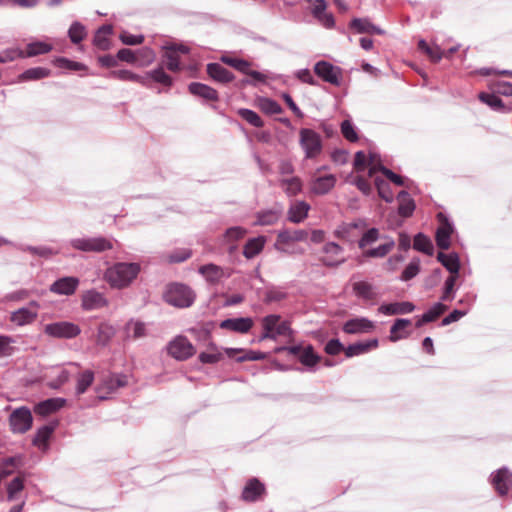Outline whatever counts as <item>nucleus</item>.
I'll list each match as a JSON object with an SVG mask.
<instances>
[{
    "label": "nucleus",
    "instance_id": "e433bc0d",
    "mask_svg": "<svg viewBox=\"0 0 512 512\" xmlns=\"http://www.w3.org/2000/svg\"><path fill=\"white\" fill-rule=\"evenodd\" d=\"M94 381V372L85 370L77 375L76 379V395L84 394Z\"/></svg>",
    "mask_w": 512,
    "mask_h": 512
},
{
    "label": "nucleus",
    "instance_id": "ddd939ff",
    "mask_svg": "<svg viewBox=\"0 0 512 512\" xmlns=\"http://www.w3.org/2000/svg\"><path fill=\"white\" fill-rule=\"evenodd\" d=\"M165 53L163 55V63L167 69L172 72L180 70V58L179 53L186 54L189 52V48L183 44H171L163 47Z\"/></svg>",
    "mask_w": 512,
    "mask_h": 512
},
{
    "label": "nucleus",
    "instance_id": "58836bf2",
    "mask_svg": "<svg viewBox=\"0 0 512 512\" xmlns=\"http://www.w3.org/2000/svg\"><path fill=\"white\" fill-rule=\"evenodd\" d=\"M199 273L209 282H217L224 276V271L215 264L203 265L199 268Z\"/></svg>",
    "mask_w": 512,
    "mask_h": 512
},
{
    "label": "nucleus",
    "instance_id": "09e8293b",
    "mask_svg": "<svg viewBox=\"0 0 512 512\" xmlns=\"http://www.w3.org/2000/svg\"><path fill=\"white\" fill-rule=\"evenodd\" d=\"M50 70L44 67H34L27 69L20 76L21 81L39 80L49 76Z\"/></svg>",
    "mask_w": 512,
    "mask_h": 512
},
{
    "label": "nucleus",
    "instance_id": "5fc2aeb1",
    "mask_svg": "<svg viewBox=\"0 0 512 512\" xmlns=\"http://www.w3.org/2000/svg\"><path fill=\"white\" fill-rule=\"evenodd\" d=\"M299 360L303 365L313 367L319 362L320 357L315 354L312 346H307L300 353Z\"/></svg>",
    "mask_w": 512,
    "mask_h": 512
},
{
    "label": "nucleus",
    "instance_id": "9b49d317",
    "mask_svg": "<svg viewBox=\"0 0 512 512\" xmlns=\"http://www.w3.org/2000/svg\"><path fill=\"white\" fill-rule=\"evenodd\" d=\"M128 384V377L124 374H111L104 378L97 386L96 391L99 393V399L104 400L108 395L116 392L119 388Z\"/></svg>",
    "mask_w": 512,
    "mask_h": 512
},
{
    "label": "nucleus",
    "instance_id": "7c9ffc66",
    "mask_svg": "<svg viewBox=\"0 0 512 512\" xmlns=\"http://www.w3.org/2000/svg\"><path fill=\"white\" fill-rule=\"evenodd\" d=\"M189 91L191 94L201 97L206 100H217V91L205 84L193 82L189 85Z\"/></svg>",
    "mask_w": 512,
    "mask_h": 512
},
{
    "label": "nucleus",
    "instance_id": "774afa93",
    "mask_svg": "<svg viewBox=\"0 0 512 512\" xmlns=\"http://www.w3.org/2000/svg\"><path fill=\"white\" fill-rule=\"evenodd\" d=\"M222 62L225 64L237 69L238 71L244 73L247 71V68L250 67V64L242 59L230 57V56H223L221 58Z\"/></svg>",
    "mask_w": 512,
    "mask_h": 512
},
{
    "label": "nucleus",
    "instance_id": "4c0bfd02",
    "mask_svg": "<svg viewBox=\"0 0 512 512\" xmlns=\"http://www.w3.org/2000/svg\"><path fill=\"white\" fill-rule=\"evenodd\" d=\"M56 428V424L44 425L40 427L33 439V444L39 448H46L47 441L51 437L52 433Z\"/></svg>",
    "mask_w": 512,
    "mask_h": 512
},
{
    "label": "nucleus",
    "instance_id": "338daca9",
    "mask_svg": "<svg viewBox=\"0 0 512 512\" xmlns=\"http://www.w3.org/2000/svg\"><path fill=\"white\" fill-rule=\"evenodd\" d=\"M127 333H132L133 338L138 339L145 336V325L139 321H129L126 324Z\"/></svg>",
    "mask_w": 512,
    "mask_h": 512
},
{
    "label": "nucleus",
    "instance_id": "c85d7f7f",
    "mask_svg": "<svg viewBox=\"0 0 512 512\" xmlns=\"http://www.w3.org/2000/svg\"><path fill=\"white\" fill-rule=\"evenodd\" d=\"M410 326L411 321L409 319H397L390 328V341L397 342L400 339L406 338L409 335L406 329Z\"/></svg>",
    "mask_w": 512,
    "mask_h": 512
},
{
    "label": "nucleus",
    "instance_id": "aec40b11",
    "mask_svg": "<svg viewBox=\"0 0 512 512\" xmlns=\"http://www.w3.org/2000/svg\"><path fill=\"white\" fill-rule=\"evenodd\" d=\"M79 285V279L76 277H63L55 281L50 290L59 295H71Z\"/></svg>",
    "mask_w": 512,
    "mask_h": 512
},
{
    "label": "nucleus",
    "instance_id": "f8f14e48",
    "mask_svg": "<svg viewBox=\"0 0 512 512\" xmlns=\"http://www.w3.org/2000/svg\"><path fill=\"white\" fill-rule=\"evenodd\" d=\"M169 355L177 360H186L195 354V348L184 336H177L167 347Z\"/></svg>",
    "mask_w": 512,
    "mask_h": 512
},
{
    "label": "nucleus",
    "instance_id": "412c9836",
    "mask_svg": "<svg viewBox=\"0 0 512 512\" xmlns=\"http://www.w3.org/2000/svg\"><path fill=\"white\" fill-rule=\"evenodd\" d=\"M253 326V320L249 317L231 318L220 323L222 329L239 333H247Z\"/></svg>",
    "mask_w": 512,
    "mask_h": 512
},
{
    "label": "nucleus",
    "instance_id": "a211bd4d",
    "mask_svg": "<svg viewBox=\"0 0 512 512\" xmlns=\"http://www.w3.org/2000/svg\"><path fill=\"white\" fill-rule=\"evenodd\" d=\"M336 184V177L332 174L316 176L310 183V190L316 195L327 194Z\"/></svg>",
    "mask_w": 512,
    "mask_h": 512
},
{
    "label": "nucleus",
    "instance_id": "f704fd0d",
    "mask_svg": "<svg viewBox=\"0 0 512 512\" xmlns=\"http://www.w3.org/2000/svg\"><path fill=\"white\" fill-rule=\"evenodd\" d=\"M23 459L24 457L20 454L4 459L0 466L1 477L5 478L11 475L17 468L21 467L23 465Z\"/></svg>",
    "mask_w": 512,
    "mask_h": 512
},
{
    "label": "nucleus",
    "instance_id": "3c124183",
    "mask_svg": "<svg viewBox=\"0 0 512 512\" xmlns=\"http://www.w3.org/2000/svg\"><path fill=\"white\" fill-rule=\"evenodd\" d=\"M418 48L426 53L433 62H437L442 58L443 52L437 45H429L426 41L420 40Z\"/></svg>",
    "mask_w": 512,
    "mask_h": 512
},
{
    "label": "nucleus",
    "instance_id": "49530a36",
    "mask_svg": "<svg viewBox=\"0 0 512 512\" xmlns=\"http://www.w3.org/2000/svg\"><path fill=\"white\" fill-rule=\"evenodd\" d=\"M113 28L111 25L101 26L94 36V44L100 49H106L108 47V36L112 34Z\"/></svg>",
    "mask_w": 512,
    "mask_h": 512
},
{
    "label": "nucleus",
    "instance_id": "f257e3e1",
    "mask_svg": "<svg viewBox=\"0 0 512 512\" xmlns=\"http://www.w3.org/2000/svg\"><path fill=\"white\" fill-rule=\"evenodd\" d=\"M140 270L138 263L118 262L105 270L103 279L111 288L120 290L130 286Z\"/></svg>",
    "mask_w": 512,
    "mask_h": 512
},
{
    "label": "nucleus",
    "instance_id": "e2e57ef3",
    "mask_svg": "<svg viewBox=\"0 0 512 512\" xmlns=\"http://www.w3.org/2000/svg\"><path fill=\"white\" fill-rule=\"evenodd\" d=\"M23 250L28 251L33 255H37L39 257H44V258H48V257L58 254V250H55L48 246H38V247L27 246Z\"/></svg>",
    "mask_w": 512,
    "mask_h": 512
},
{
    "label": "nucleus",
    "instance_id": "4d7b16f0",
    "mask_svg": "<svg viewBox=\"0 0 512 512\" xmlns=\"http://www.w3.org/2000/svg\"><path fill=\"white\" fill-rule=\"evenodd\" d=\"M238 114L245 121H247L249 124H251L254 127H258L259 128V127H262L264 125V123H263L262 119L260 118V116L256 112H254V111H252L250 109H245V108L240 109L238 111Z\"/></svg>",
    "mask_w": 512,
    "mask_h": 512
},
{
    "label": "nucleus",
    "instance_id": "79ce46f5",
    "mask_svg": "<svg viewBox=\"0 0 512 512\" xmlns=\"http://www.w3.org/2000/svg\"><path fill=\"white\" fill-rule=\"evenodd\" d=\"M445 310V305L442 303H436L427 312L417 319L416 326L421 327L422 325L434 321L439 317Z\"/></svg>",
    "mask_w": 512,
    "mask_h": 512
},
{
    "label": "nucleus",
    "instance_id": "b1692460",
    "mask_svg": "<svg viewBox=\"0 0 512 512\" xmlns=\"http://www.w3.org/2000/svg\"><path fill=\"white\" fill-rule=\"evenodd\" d=\"M364 227V223L362 221L351 222V223H342L339 225L335 231V237L344 240L349 243H353L356 235L353 233L355 229H361Z\"/></svg>",
    "mask_w": 512,
    "mask_h": 512
},
{
    "label": "nucleus",
    "instance_id": "20e7f679",
    "mask_svg": "<svg viewBox=\"0 0 512 512\" xmlns=\"http://www.w3.org/2000/svg\"><path fill=\"white\" fill-rule=\"evenodd\" d=\"M299 145L304 151L305 158H317L323 149L322 138L319 133L309 128L299 131Z\"/></svg>",
    "mask_w": 512,
    "mask_h": 512
},
{
    "label": "nucleus",
    "instance_id": "0eeeda50",
    "mask_svg": "<svg viewBox=\"0 0 512 512\" xmlns=\"http://www.w3.org/2000/svg\"><path fill=\"white\" fill-rule=\"evenodd\" d=\"M321 263L326 267H338L346 261L344 249L335 242H327L322 247Z\"/></svg>",
    "mask_w": 512,
    "mask_h": 512
},
{
    "label": "nucleus",
    "instance_id": "423d86ee",
    "mask_svg": "<svg viewBox=\"0 0 512 512\" xmlns=\"http://www.w3.org/2000/svg\"><path fill=\"white\" fill-rule=\"evenodd\" d=\"M69 245L81 252L95 253H101L113 248L112 241L104 237L73 238L69 241Z\"/></svg>",
    "mask_w": 512,
    "mask_h": 512
},
{
    "label": "nucleus",
    "instance_id": "bb28decb",
    "mask_svg": "<svg viewBox=\"0 0 512 512\" xmlns=\"http://www.w3.org/2000/svg\"><path fill=\"white\" fill-rule=\"evenodd\" d=\"M65 403L66 400L63 398L47 399L38 403L35 406L34 411L41 416H47L61 409Z\"/></svg>",
    "mask_w": 512,
    "mask_h": 512
},
{
    "label": "nucleus",
    "instance_id": "ea45409f",
    "mask_svg": "<svg viewBox=\"0 0 512 512\" xmlns=\"http://www.w3.org/2000/svg\"><path fill=\"white\" fill-rule=\"evenodd\" d=\"M52 45L43 41H35L27 44L26 51H24V58L34 57L50 52Z\"/></svg>",
    "mask_w": 512,
    "mask_h": 512
},
{
    "label": "nucleus",
    "instance_id": "69168bd1",
    "mask_svg": "<svg viewBox=\"0 0 512 512\" xmlns=\"http://www.w3.org/2000/svg\"><path fill=\"white\" fill-rule=\"evenodd\" d=\"M375 185L377 187L379 196L386 202H392L393 193L390 190L389 184L384 180L375 178Z\"/></svg>",
    "mask_w": 512,
    "mask_h": 512
},
{
    "label": "nucleus",
    "instance_id": "9d476101",
    "mask_svg": "<svg viewBox=\"0 0 512 512\" xmlns=\"http://www.w3.org/2000/svg\"><path fill=\"white\" fill-rule=\"evenodd\" d=\"M314 72L318 77L329 84L335 86H339L341 84L342 69L327 61H318L314 65Z\"/></svg>",
    "mask_w": 512,
    "mask_h": 512
},
{
    "label": "nucleus",
    "instance_id": "2f4dec72",
    "mask_svg": "<svg viewBox=\"0 0 512 512\" xmlns=\"http://www.w3.org/2000/svg\"><path fill=\"white\" fill-rule=\"evenodd\" d=\"M116 334V329L113 325L109 323H101L98 326L97 334H96V343L99 346L105 347L109 344L112 338Z\"/></svg>",
    "mask_w": 512,
    "mask_h": 512
},
{
    "label": "nucleus",
    "instance_id": "6e6d98bb",
    "mask_svg": "<svg viewBox=\"0 0 512 512\" xmlns=\"http://www.w3.org/2000/svg\"><path fill=\"white\" fill-rule=\"evenodd\" d=\"M395 243L393 240H389L388 242L379 245L376 248L369 249L365 252V256L373 257V258H382L386 256L394 247Z\"/></svg>",
    "mask_w": 512,
    "mask_h": 512
},
{
    "label": "nucleus",
    "instance_id": "f3484780",
    "mask_svg": "<svg viewBox=\"0 0 512 512\" xmlns=\"http://www.w3.org/2000/svg\"><path fill=\"white\" fill-rule=\"evenodd\" d=\"M374 329V323L364 317H357L346 321L343 331L347 334L367 333Z\"/></svg>",
    "mask_w": 512,
    "mask_h": 512
},
{
    "label": "nucleus",
    "instance_id": "a19ab883",
    "mask_svg": "<svg viewBox=\"0 0 512 512\" xmlns=\"http://www.w3.org/2000/svg\"><path fill=\"white\" fill-rule=\"evenodd\" d=\"M280 185L290 197L296 196L302 191V181L299 177L281 179Z\"/></svg>",
    "mask_w": 512,
    "mask_h": 512
},
{
    "label": "nucleus",
    "instance_id": "0e129e2a",
    "mask_svg": "<svg viewBox=\"0 0 512 512\" xmlns=\"http://www.w3.org/2000/svg\"><path fill=\"white\" fill-rule=\"evenodd\" d=\"M191 256V251L186 248L176 249L173 252L167 254L166 259L170 263H180Z\"/></svg>",
    "mask_w": 512,
    "mask_h": 512
},
{
    "label": "nucleus",
    "instance_id": "603ef678",
    "mask_svg": "<svg viewBox=\"0 0 512 512\" xmlns=\"http://www.w3.org/2000/svg\"><path fill=\"white\" fill-rule=\"evenodd\" d=\"M86 29L80 22H73L68 30V36L72 43L78 44L86 37Z\"/></svg>",
    "mask_w": 512,
    "mask_h": 512
},
{
    "label": "nucleus",
    "instance_id": "a18cd8bd",
    "mask_svg": "<svg viewBox=\"0 0 512 512\" xmlns=\"http://www.w3.org/2000/svg\"><path fill=\"white\" fill-rule=\"evenodd\" d=\"M413 248L427 255H432L434 251L431 240L422 233H419L414 237Z\"/></svg>",
    "mask_w": 512,
    "mask_h": 512
},
{
    "label": "nucleus",
    "instance_id": "473e14b6",
    "mask_svg": "<svg viewBox=\"0 0 512 512\" xmlns=\"http://www.w3.org/2000/svg\"><path fill=\"white\" fill-rule=\"evenodd\" d=\"M266 239L263 236H258L252 239H249L245 244L243 249V255L247 259H252L256 255H258L264 248Z\"/></svg>",
    "mask_w": 512,
    "mask_h": 512
},
{
    "label": "nucleus",
    "instance_id": "39448f33",
    "mask_svg": "<svg viewBox=\"0 0 512 512\" xmlns=\"http://www.w3.org/2000/svg\"><path fill=\"white\" fill-rule=\"evenodd\" d=\"M307 237L308 232L303 229L282 230L277 235L274 247L280 252L294 254L297 253V251L291 247V244L306 241ZM298 253H303V250H299Z\"/></svg>",
    "mask_w": 512,
    "mask_h": 512
},
{
    "label": "nucleus",
    "instance_id": "de8ad7c7",
    "mask_svg": "<svg viewBox=\"0 0 512 512\" xmlns=\"http://www.w3.org/2000/svg\"><path fill=\"white\" fill-rule=\"evenodd\" d=\"M221 359L222 353L214 344H210L207 351L199 354V360L204 364H214Z\"/></svg>",
    "mask_w": 512,
    "mask_h": 512
},
{
    "label": "nucleus",
    "instance_id": "4468645a",
    "mask_svg": "<svg viewBox=\"0 0 512 512\" xmlns=\"http://www.w3.org/2000/svg\"><path fill=\"white\" fill-rule=\"evenodd\" d=\"M38 311L39 304L36 301H31L28 306L12 312L10 321L17 326L30 324L37 318Z\"/></svg>",
    "mask_w": 512,
    "mask_h": 512
},
{
    "label": "nucleus",
    "instance_id": "a878e982",
    "mask_svg": "<svg viewBox=\"0 0 512 512\" xmlns=\"http://www.w3.org/2000/svg\"><path fill=\"white\" fill-rule=\"evenodd\" d=\"M247 234V230L240 226H234L226 230L223 235L222 244L229 245V252L233 253L236 249V242L244 238Z\"/></svg>",
    "mask_w": 512,
    "mask_h": 512
},
{
    "label": "nucleus",
    "instance_id": "052dcab7",
    "mask_svg": "<svg viewBox=\"0 0 512 512\" xmlns=\"http://www.w3.org/2000/svg\"><path fill=\"white\" fill-rule=\"evenodd\" d=\"M147 76L152 78L155 82L161 83L165 86H170L172 84L171 77L166 74L163 70V67H158L147 73Z\"/></svg>",
    "mask_w": 512,
    "mask_h": 512
},
{
    "label": "nucleus",
    "instance_id": "8fccbe9b",
    "mask_svg": "<svg viewBox=\"0 0 512 512\" xmlns=\"http://www.w3.org/2000/svg\"><path fill=\"white\" fill-rule=\"evenodd\" d=\"M111 78H116L122 81H133V82H139L143 85L146 84V80L144 77L139 76L129 70H115L111 71L108 75Z\"/></svg>",
    "mask_w": 512,
    "mask_h": 512
},
{
    "label": "nucleus",
    "instance_id": "2eb2a0df",
    "mask_svg": "<svg viewBox=\"0 0 512 512\" xmlns=\"http://www.w3.org/2000/svg\"><path fill=\"white\" fill-rule=\"evenodd\" d=\"M108 303L105 295L95 289L85 291L81 297V307L86 311L104 308Z\"/></svg>",
    "mask_w": 512,
    "mask_h": 512
},
{
    "label": "nucleus",
    "instance_id": "c756f323",
    "mask_svg": "<svg viewBox=\"0 0 512 512\" xmlns=\"http://www.w3.org/2000/svg\"><path fill=\"white\" fill-rule=\"evenodd\" d=\"M207 73L211 78L222 83H228L233 79L232 73L219 63L208 64Z\"/></svg>",
    "mask_w": 512,
    "mask_h": 512
},
{
    "label": "nucleus",
    "instance_id": "c9c22d12",
    "mask_svg": "<svg viewBox=\"0 0 512 512\" xmlns=\"http://www.w3.org/2000/svg\"><path fill=\"white\" fill-rule=\"evenodd\" d=\"M353 292L357 297L364 300H372L376 297L374 286L366 281H358L353 283Z\"/></svg>",
    "mask_w": 512,
    "mask_h": 512
},
{
    "label": "nucleus",
    "instance_id": "72a5a7b5",
    "mask_svg": "<svg viewBox=\"0 0 512 512\" xmlns=\"http://www.w3.org/2000/svg\"><path fill=\"white\" fill-rule=\"evenodd\" d=\"M351 27L354 28L358 33L378 34L382 35L384 31L372 24L366 18H355L351 22Z\"/></svg>",
    "mask_w": 512,
    "mask_h": 512
},
{
    "label": "nucleus",
    "instance_id": "864d4df0",
    "mask_svg": "<svg viewBox=\"0 0 512 512\" xmlns=\"http://www.w3.org/2000/svg\"><path fill=\"white\" fill-rule=\"evenodd\" d=\"M136 63L145 67L150 65L156 58L155 52L149 47H143L136 51Z\"/></svg>",
    "mask_w": 512,
    "mask_h": 512
},
{
    "label": "nucleus",
    "instance_id": "37998d69",
    "mask_svg": "<svg viewBox=\"0 0 512 512\" xmlns=\"http://www.w3.org/2000/svg\"><path fill=\"white\" fill-rule=\"evenodd\" d=\"M398 200H399V208L398 212L403 217H409L412 215L415 204L414 201L409 197L408 193L405 191H401L398 194Z\"/></svg>",
    "mask_w": 512,
    "mask_h": 512
},
{
    "label": "nucleus",
    "instance_id": "680f3d73",
    "mask_svg": "<svg viewBox=\"0 0 512 512\" xmlns=\"http://www.w3.org/2000/svg\"><path fill=\"white\" fill-rule=\"evenodd\" d=\"M420 270V260L418 258L413 259L404 269L401 275L402 281H408L414 278Z\"/></svg>",
    "mask_w": 512,
    "mask_h": 512
},
{
    "label": "nucleus",
    "instance_id": "c03bdc74",
    "mask_svg": "<svg viewBox=\"0 0 512 512\" xmlns=\"http://www.w3.org/2000/svg\"><path fill=\"white\" fill-rule=\"evenodd\" d=\"M257 106L262 112L268 115L279 114L282 112L281 105L270 98H259L257 100Z\"/></svg>",
    "mask_w": 512,
    "mask_h": 512
},
{
    "label": "nucleus",
    "instance_id": "6e6552de",
    "mask_svg": "<svg viewBox=\"0 0 512 512\" xmlns=\"http://www.w3.org/2000/svg\"><path fill=\"white\" fill-rule=\"evenodd\" d=\"M44 332L51 337L71 339L78 336L81 329L72 322L60 321L47 324L44 327Z\"/></svg>",
    "mask_w": 512,
    "mask_h": 512
},
{
    "label": "nucleus",
    "instance_id": "f03ea898",
    "mask_svg": "<svg viewBox=\"0 0 512 512\" xmlns=\"http://www.w3.org/2000/svg\"><path fill=\"white\" fill-rule=\"evenodd\" d=\"M163 297L172 306L187 308L193 304L195 293L189 286L175 283L166 288Z\"/></svg>",
    "mask_w": 512,
    "mask_h": 512
},
{
    "label": "nucleus",
    "instance_id": "4be33fe9",
    "mask_svg": "<svg viewBox=\"0 0 512 512\" xmlns=\"http://www.w3.org/2000/svg\"><path fill=\"white\" fill-rule=\"evenodd\" d=\"M265 492L264 485L256 478L250 479L242 492V499L248 502L258 500Z\"/></svg>",
    "mask_w": 512,
    "mask_h": 512
},
{
    "label": "nucleus",
    "instance_id": "13d9d810",
    "mask_svg": "<svg viewBox=\"0 0 512 512\" xmlns=\"http://www.w3.org/2000/svg\"><path fill=\"white\" fill-rule=\"evenodd\" d=\"M279 219V213L274 210H268L258 213L257 222L258 225H272L276 223Z\"/></svg>",
    "mask_w": 512,
    "mask_h": 512
},
{
    "label": "nucleus",
    "instance_id": "6ab92c4d",
    "mask_svg": "<svg viewBox=\"0 0 512 512\" xmlns=\"http://www.w3.org/2000/svg\"><path fill=\"white\" fill-rule=\"evenodd\" d=\"M492 484L499 495H506L512 487V474L508 469H499L492 478Z\"/></svg>",
    "mask_w": 512,
    "mask_h": 512
},
{
    "label": "nucleus",
    "instance_id": "5701e85b",
    "mask_svg": "<svg viewBox=\"0 0 512 512\" xmlns=\"http://www.w3.org/2000/svg\"><path fill=\"white\" fill-rule=\"evenodd\" d=\"M415 306L411 302H394L382 304L378 308V312L384 315H401L411 313Z\"/></svg>",
    "mask_w": 512,
    "mask_h": 512
},
{
    "label": "nucleus",
    "instance_id": "dca6fc26",
    "mask_svg": "<svg viewBox=\"0 0 512 512\" xmlns=\"http://www.w3.org/2000/svg\"><path fill=\"white\" fill-rule=\"evenodd\" d=\"M367 164L369 166V173L368 174H369L370 177H373L375 172L377 170H379V166H381L379 164L378 155L375 154V153H370L369 160H368L364 152L358 151L355 154V159H354V167H355V169L358 172L359 171H363Z\"/></svg>",
    "mask_w": 512,
    "mask_h": 512
},
{
    "label": "nucleus",
    "instance_id": "393cba45",
    "mask_svg": "<svg viewBox=\"0 0 512 512\" xmlns=\"http://www.w3.org/2000/svg\"><path fill=\"white\" fill-rule=\"evenodd\" d=\"M378 339H370L366 341H361L357 343L350 344L348 347L344 349L345 355L347 357H354L358 355L365 354L369 352L372 349H375L378 347Z\"/></svg>",
    "mask_w": 512,
    "mask_h": 512
},
{
    "label": "nucleus",
    "instance_id": "7ed1b4c3",
    "mask_svg": "<svg viewBox=\"0 0 512 512\" xmlns=\"http://www.w3.org/2000/svg\"><path fill=\"white\" fill-rule=\"evenodd\" d=\"M263 333L260 340L272 339L276 340L280 336H288L291 329L287 321H282L281 317L276 314L265 316L262 319Z\"/></svg>",
    "mask_w": 512,
    "mask_h": 512
},
{
    "label": "nucleus",
    "instance_id": "1a4fd4ad",
    "mask_svg": "<svg viewBox=\"0 0 512 512\" xmlns=\"http://www.w3.org/2000/svg\"><path fill=\"white\" fill-rule=\"evenodd\" d=\"M12 432L23 434L27 432L33 423L31 411L26 407L15 409L9 418Z\"/></svg>",
    "mask_w": 512,
    "mask_h": 512
},
{
    "label": "nucleus",
    "instance_id": "bf43d9fd",
    "mask_svg": "<svg viewBox=\"0 0 512 512\" xmlns=\"http://www.w3.org/2000/svg\"><path fill=\"white\" fill-rule=\"evenodd\" d=\"M479 99L483 103H485L488 106H490L491 108H493L494 110H499V111L504 110V104H503L502 100L497 95L489 94V93H480Z\"/></svg>",
    "mask_w": 512,
    "mask_h": 512
},
{
    "label": "nucleus",
    "instance_id": "cd10ccee",
    "mask_svg": "<svg viewBox=\"0 0 512 512\" xmlns=\"http://www.w3.org/2000/svg\"><path fill=\"white\" fill-rule=\"evenodd\" d=\"M310 205L305 201H296L288 210V219L293 223L302 222L308 215Z\"/></svg>",
    "mask_w": 512,
    "mask_h": 512
}]
</instances>
